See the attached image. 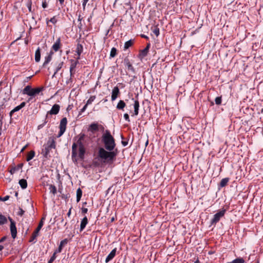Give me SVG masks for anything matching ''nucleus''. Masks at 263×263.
Returning a JSON list of instances; mask_svg holds the SVG:
<instances>
[{
    "instance_id": "f257e3e1",
    "label": "nucleus",
    "mask_w": 263,
    "mask_h": 263,
    "mask_svg": "<svg viewBox=\"0 0 263 263\" xmlns=\"http://www.w3.org/2000/svg\"><path fill=\"white\" fill-rule=\"evenodd\" d=\"M102 138L105 148L109 152L100 147L98 151V157L104 162H112L116 156V153L112 151L116 146L115 139L108 130L105 131Z\"/></svg>"
},
{
    "instance_id": "f03ea898",
    "label": "nucleus",
    "mask_w": 263,
    "mask_h": 263,
    "mask_svg": "<svg viewBox=\"0 0 263 263\" xmlns=\"http://www.w3.org/2000/svg\"><path fill=\"white\" fill-rule=\"evenodd\" d=\"M92 143V139L90 136L86 135L84 134H80L79 136V139L77 143H73L72 145V158L77 156V147L79 146V157L81 159H83L85 153V147L88 146Z\"/></svg>"
},
{
    "instance_id": "7ed1b4c3",
    "label": "nucleus",
    "mask_w": 263,
    "mask_h": 263,
    "mask_svg": "<svg viewBox=\"0 0 263 263\" xmlns=\"http://www.w3.org/2000/svg\"><path fill=\"white\" fill-rule=\"evenodd\" d=\"M44 148L42 149L41 154L43 156L48 158L49 156V153L51 149H55L56 147L55 138L51 137L49 138L46 144L43 146Z\"/></svg>"
},
{
    "instance_id": "20e7f679",
    "label": "nucleus",
    "mask_w": 263,
    "mask_h": 263,
    "mask_svg": "<svg viewBox=\"0 0 263 263\" xmlns=\"http://www.w3.org/2000/svg\"><path fill=\"white\" fill-rule=\"evenodd\" d=\"M43 89V87H36L32 88L31 86L27 85L22 90V93L24 95H27L28 96L33 97L42 91Z\"/></svg>"
},
{
    "instance_id": "39448f33",
    "label": "nucleus",
    "mask_w": 263,
    "mask_h": 263,
    "mask_svg": "<svg viewBox=\"0 0 263 263\" xmlns=\"http://www.w3.org/2000/svg\"><path fill=\"white\" fill-rule=\"evenodd\" d=\"M226 212V209H222L214 215L213 218L211 220V226L215 225L224 216Z\"/></svg>"
},
{
    "instance_id": "423d86ee",
    "label": "nucleus",
    "mask_w": 263,
    "mask_h": 263,
    "mask_svg": "<svg viewBox=\"0 0 263 263\" xmlns=\"http://www.w3.org/2000/svg\"><path fill=\"white\" fill-rule=\"evenodd\" d=\"M8 219L10 222V232L12 237L14 239L16 237L17 235V230L15 226V222L10 217H8Z\"/></svg>"
},
{
    "instance_id": "0eeeda50",
    "label": "nucleus",
    "mask_w": 263,
    "mask_h": 263,
    "mask_svg": "<svg viewBox=\"0 0 263 263\" xmlns=\"http://www.w3.org/2000/svg\"><path fill=\"white\" fill-rule=\"evenodd\" d=\"M60 109V106L59 104H54L52 106L51 110L47 112L46 118L47 119V118H48L49 115H57L59 112Z\"/></svg>"
},
{
    "instance_id": "6e6552de",
    "label": "nucleus",
    "mask_w": 263,
    "mask_h": 263,
    "mask_svg": "<svg viewBox=\"0 0 263 263\" xmlns=\"http://www.w3.org/2000/svg\"><path fill=\"white\" fill-rule=\"evenodd\" d=\"M99 127L102 130H104V127H103V126L102 125H99L97 123H91L89 126L88 130V131H90V132H91L93 133L94 132L99 130Z\"/></svg>"
},
{
    "instance_id": "1a4fd4ad",
    "label": "nucleus",
    "mask_w": 263,
    "mask_h": 263,
    "mask_svg": "<svg viewBox=\"0 0 263 263\" xmlns=\"http://www.w3.org/2000/svg\"><path fill=\"white\" fill-rule=\"evenodd\" d=\"M124 65L126 67H127L128 70L133 73H135V70L132 65V63L130 62L129 60L127 58H125L123 61Z\"/></svg>"
},
{
    "instance_id": "9d476101",
    "label": "nucleus",
    "mask_w": 263,
    "mask_h": 263,
    "mask_svg": "<svg viewBox=\"0 0 263 263\" xmlns=\"http://www.w3.org/2000/svg\"><path fill=\"white\" fill-rule=\"evenodd\" d=\"M134 103V113L133 115L137 116L139 114V109L140 107V104L138 100H135L134 98L132 99Z\"/></svg>"
},
{
    "instance_id": "9b49d317",
    "label": "nucleus",
    "mask_w": 263,
    "mask_h": 263,
    "mask_svg": "<svg viewBox=\"0 0 263 263\" xmlns=\"http://www.w3.org/2000/svg\"><path fill=\"white\" fill-rule=\"evenodd\" d=\"M117 252V248L114 249L111 252L108 254L105 259V262L107 263L112 260L115 256Z\"/></svg>"
},
{
    "instance_id": "f8f14e48",
    "label": "nucleus",
    "mask_w": 263,
    "mask_h": 263,
    "mask_svg": "<svg viewBox=\"0 0 263 263\" xmlns=\"http://www.w3.org/2000/svg\"><path fill=\"white\" fill-rule=\"evenodd\" d=\"M120 93L119 89V88L116 86L114 88L112 91V94H111V100L114 101L115 100L119 93Z\"/></svg>"
},
{
    "instance_id": "ddd939ff",
    "label": "nucleus",
    "mask_w": 263,
    "mask_h": 263,
    "mask_svg": "<svg viewBox=\"0 0 263 263\" xmlns=\"http://www.w3.org/2000/svg\"><path fill=\"white\" fill-rule=\"evenodd\" d=\"M67 123V118L66 117L62 118L60 121V129L65 131L66 128Z\"/></svg>"
},
{
    "instance_id": "4468645a",
    "label": "nucleus",
    "mask_w": 263,
    "mask_h": 263,
    "mask_svg": "<svg viewBox=\"0 0 263 263\" xmlns=\"http://www.w3.org/2000/svg\"><path fill=\"white\" fill-rule=\"evenodd\" d=\"M26 105V102H22L20 105L18 106L14 107L10 112V116H12V114L14 112L20 110L21 109H22L23 107H24Z\"/></svg>"
},
{
    "instance_id": "2eb2a0df",
    "label": "nucleus",
    "mask_w": 263,
    "mask_h": 263,
    "mask_svg": "<svg viewBox=\"0 0 263 263\" xmlns=\"http://www.w3.org/2000/svg\"><path fill=\"white\" fill-rule=\"evenodd\" d=\"M61 47V40L59 38L52 46V49L54 51H58Z\"/></svg>"
},
{
    "instance_id": "dca6fc26",
    "label": "nucleus",
    "mask_w": 263,
    "mask_h": 263,
    "mask_svg": "<svg viewBox=\"0 0 263 263\" xmlns=\"http://www.w3.org/2000/svg\"><path fill=\"white\" fill-rule=\"evenodd\" d=\"M67 243V239H65L60 242L58 249L55 251V253H60L62 251L63 246Z\"/></svg>"
},
{
    "instance_id": "f3484780",
    "label": "nucleus",
    "mask_w": 263,
    "mask_h": 263,
    "mask_svg": "<svg viewBox=\"0 0 263 263\" xmlns=\"http://www.w3.org/2000/svg\"><path fill=\"white\" fill-rule=\"evenodd\" d=\"M88 223V219L86 216H85L82 220L80 224V231H82Z\"/></svg>"
},
{
    "instance_id": "a211bd4d",
    "label": "nucleus",
    "mask_w": 263,
    "mask_h": 263,
    "mask_svg": "<svg viewBox=\"0 0 263 263\" xmlns=\"http://www.w3.org/2000/svg\"><path fill=\"white\" fill-rule=\"evenodd\" d=\"M53 54V52L52 51H50L49 55L45 58V61L43 63V66H45L51 61Z\"/></svg>"
},
{
    "instance_id": "6ab92c4d",
    "label": "nucleus",
    "mask_w": 263,
    "mask_h": 263,
    "mask_svg": "<svg viewBox=\"0 0 263 263\" xmlns=\"http://www.w3.org/2000/svg\"><path fill=\"white\" fill-rule=\"evenodd\" d=\"M23 164H19L17 166H15L12 168H11L10 171V173L11 174H14L17 171H18L20 169L22 168Z\"/></svg>"
},
{
    "instance_id": "aec40b11",
    "label": "nucleus",
    "mask_w": 263,
    "mask_h": 263,
    "mask_svg": "<svg viewBox=\"0 0 263 263\" xmlns=\"http://www.w3.org/2000/svg\"><path fill=\"white\" fill-rule=\"evenodd\" d=\"M41 59V50L40 47L36 50L35 52V61L36 62H39Z\"/></svg>"
},
{
    "instance_id": "412c9836",
    "label": "nucleus",
    "mask_w": 263,
    "mask_h": 263,
    "mask_svg": "<svg viewBox=\"0 0 263 263\" xmlns=\"http://www.w3.org/2000/svg\"><path fill=\"white\" fill-rule=\"evenodd\" d=\"M149 46H150V45L148 44L144 49H143L141 51L140 55L142 58L145 57L147 54V53L148 52V50L149 48Z\"/></svg>"
},
{
    "instance_id": "4be33fe9",
    "label": "nucleus",
    "mask_w": 263,
    "mask_h": 263,
    "mask_svg": "<svg viewBox=\"0 0 263 263\" xmlns=\"http://www.w3.org/2000/svg\"><path fill=\"white\" fill-rule=\"evenodd\" d=\"M83 46L80 44H78L77 45V49H76V52L79 56L78 58H77L78 59H80V56L83 51Z\"/></svg>"
},
{
    "instance_id": "5701e85b",
    "label": "nucleus",
    "mask_w": 263,
    "mask_h": 263,
    "mask_svg": "<svg viewBox=\"0 0 263 263\" xmlns=\"http://www.w3.org/2000/svg\"><path fill=\"white\" fill-rule=\"evenodd\" d=\"M125 103L123 100H120L117 105V108L120 110H123L125 107Z\"/></svg>"
},
{
    "instance_id": "b1692460",
    "label": "nucleus",
    "mask_w": 263,
    "mask_h": 263,
    "mask_svg": "<svg viewBox=\"0 0 263 263\" xmlns=\"http://www.w3.org/2000/svg\"><path fill=\"white\" fill-rule=\"evenodd\" d=\"M19 184L23 189H25L27 186V181L24 179H21L19 181Z\"/></svg>"
},
{
    "instance_id": "393cba45",
    "label": "nucleus",
    "mask_w": 263,
    "mask_h": 263,
    "mask_svg": "<svg viewBox=\"0 0 263 263\" xmlns=\"http://www.w3.org/2000/svg\"><path fill=\"white\" fill-rule=\"evenodd\" d=\"M229 181V178H225L222 179L220 182V185H219L221 187H224L225 186H226L227 185Z\"/></svg>"
},
{
    "instance_id": "a878e982",
    "label": "nucleus",
    "mask_w": 263,
    "mask_h": 263,
    "mask_svg": "<svg viewBox=\"0 0 263 263\" xmlns=\"http://www.w3.org/2000/svg\"><path fill=\"white\" fill-rule=\"evenodd\" d=\"M35 156V152L34 151H31L27 155L26 160L29 161L33 158Z\"/></svg>"
},
{
    "instance_id": "bb28decb",
    "label": "nucleus",
    "mask_w": 263,
    "mask_h": 263,
    "mask_svg": "<svg viewBox=\"0 0 263 263\" xmlns=\"http://www.w3.org/2000/svg\"><path fill=\"white\" fill-rule=\"evenodd\" d=\"M133 44V41L132 40H130L127 42H126L124 44V49L126 50L131 47Z\"/></svg>"
},
{
    "instance_id": "cd10ccee",
    "label": "nucleus",
    "mask_w": 263,
    "mask_h": 263,
    "mask_svg": "<svg viewBox=\"0 0 263 263\" xmlns=\"http://www.w3.org/2000/svg\"><path fill=\"white\" fill-rule=\"evenodd\" d=\"M49 186V190L50 191V193H52L53 195H54L57 193L56 187L52 184H50Z\"/></svg>"
},
{
    "instance_id": "c85d7f7f",
    "label": "nucleus",
    "mask_w": 263,
    "mask_h": 263,
    "mask_svg": "<svg viewBox=\"0 0 263 263\" xmlns=\"http://www.w3.org/2000/svg\"><path fill=\"white\" fill-rule=\"evenodd\" d=\"M7 222V219L6 216L2 214H0V226L3 225Z\"/></svg>"
},
{
    "instance_id": "c756f323",
    "label": "nucleus",
    "mask_w": 263,
    "mask_h": 263,
    "mask_svg": "<svg viewBox=\"0 0 263 263\" xmlns=\"http://www.w3.org/2000/svg\"><path fill=\"white\" fill-rule=\"evenodd\" d=\"M82 190L79 188L77 191V201L79 202L82 197Z\"/></svg>"
},
{
    "instance_id": "7c9ffc66",
    "label": "nucleus",
    "mask_w": 263,
    "mask_h": 263,
    "mask_svg": "<svg viewBox=\"0 0 263 263\" xmlns=\"http://www.w3.org/2000/svg\"><path fill=\"white\" fill-rule=\"evenodd\" d=\"M43 219H44V218H42V219H41V221L40 222L37 227L36 228V230H35L36 231V233H39L40 230L42 228V227L43 226Z\"/></svg>"
},
{
    "instance_id": "2f4dec72",
    "label": "nucleus",
    "mask_w": 263,
    "mask_h": 263,
    "mask_svg": "<svg viewBox=\"0 0 263 263\" xmlns=\"http://www.w3.org/2000/svg\"><path fill=\"white\" fill-rule=\"evenodd\" d=\"M78 63V61H74L73 60H71V65L70 66V69H74L76 67L77 64Z\"/></svg>"
},
{
    "instance_id": "473e14b6",
    "label": "nucleus",
    "mask_w": 263,
    "mask_h": 263,
    "mask_svg": "<svg viewBox=\"0 0 263 263\" xmlns=\"http://www.w3.org/2000/svg\"><path fill=\"white\" fill-rule=\"evenodd\" d=\"M63 65V62H60V63H59L58 65L57 66L55 70L53 77L55 76V74L58 73V72L62 68Z\"/></svg>"
},
{
    "instance_id": "72a5a7b5",
    "label": "nucleus",
    "mask_w": 263,
    "mask_h": 263,
    "mask_svg": "<svg viewBox=\"0 0 263 263\" xmlns=\"http://www.w3.org/2000/svg\"><path fill=\"white\" fill-rule=\"evenodd\" d=\"M117 55V49L115 47H112L111 49L110 53V57L114 58Z\"/></svg>"
},
{
    "instance_id": "f704fd0d",
    "label": "nucleus",
    "mask_w": 263,
    "mask_h": 263,
    "mask_svg": "<svg viewBox=\"0 0 263 263\" xmlns=\"http://www.w3.org/2000/svg\"><path fill=\"white\" fill-rule=\"evenodd\" d=\"M49 22H51L52 24H55L57 22V20L55 16L52 17L50 20L46 19V23L47 25H48Z\"/></svg>"
},
{
    "instance_id": "c9c22d12",
    "label": "nucleus",
    "mask_w": 263,
    "mask_h": 263,
    "mask_svg": "<svg viewBox=\"0 0 263 263\" xmlns=\"http://www.w3.org/2000/svg\"><path fill=\"white\" fill-rule=\"evenodd\" d=\"M245 260L242 258H237L229 263H244Z\"/></svg>"
},
{
    "instance_id": "e433bc0d",
    "label": "nucleus",
    "mask_w": 263,
    "mask_h": 263,
    "mask_svg": "<svg viewBox=\"0 0 263 263\" xmlns=\"http://www.w3.org/2000/svg\"><path fill=\"white\" fill-rule=\"evenodd\" d=\"M153 32L156 35V36H158L160 33L159 28L157 26H155L153 29Z\"/></svg>"
},
{
    "instance_id": "4c0bfd02",
    "label": "nucleus",
    "mask_w": 263,
    "mask_h": 263,
    "mask_svg": "<svg viewBox=\"0 0 263 263\" xmlns=\"http://www.w3.org/2000/svg\"><path fill=\"white\" fill-rule=\"evenodd\" d=\"M31 5H32L31 0H28V2L26 4V6H27V7L28 9V10L30 12H32Z\"/></svg>"
},
{
    "instance_id": "58836bf2",
    "label": "nucleus",
    "mask_w": 263,
    "mask_h": 263,
    "mask_svg": "<svg viewBox=\"0 0 263 263\" xmlns=\"http://www.w3.org/2000/svg\"><path fill=\"white\" fill-rule=\"evenodd\" d=\"M96 97L94 96H91L89 99L87 100L86 104L88 105L92 103V102L95 100Z\"/></svg>"
},
{
    "instance_id": "ea45409f",
    "label": "nucleus",
    "mask_w": 263,
    "mask_h": 263,
    "mask_svg": "<svg viewBox=\"0 0 263 263\" xmlns=\"http://www.w3.org/2000/svg\"><path fill=\"white\" fill-rule=\"evenodd\" d=\"M221 97H217L215 99V103L217 105H220L221 103Z\"/></svg>"
},
{
    "instance_id": "a19ab883",
    "label": "nucleus",
    "mask_w": 263,
    "mask_h": 263,
    "mask_svg": "<svg viewBox=\"0 0 263 263\" xmlns=\"http://www.w3.org/2000/svg\"><path fill=\"white\" fill-rule=\"evenodd\" d=\"M56 254L55 252H54V253H53V254L52 255V256L51 257V258H50V259L48 261V263H52L53 261L56 258Z\"/></svg>"
},
{
    "instance_id": "79ce46f5",
    "label": "nucleus",
    "mask_w": 263,
    "mask_h": 263,
    "mask_svg": "<svg viewBox=\"0 0 263 263\" xmlns=\"http://www.w3.org/2000/svg\"><path fill=\"white\" fill-rule=\"evenodd\" d=\"M18 210H19V211L17 212V215L20 216H22L23 215V214H24L25 211L22 208H19Z\"/></svg>"
},
{
    "instance_id": "37998d69",
    "label": "nucleus",
    "mask_w": 263,
    "mask_h": 263,
    "mask_svg": "<svg viewBox=\"0 0 263 263\" xmlns=\"http://www.w3.org/2000/svg\"><path fill=\"white\" fill-rule=\"evenodd\" d=\"M124 118L126 121H127L128 122H130L129 115L127 113L124 114Z\"/></svg>"
},
{
    "instance_id": "c03bdc74",
    "label": "nucleus",
    "mask_w": 263,
    "mask_h": 263,
    "mask_svg": "<svg viewBox=\"0 0 263 263\" xmlns=\"http://www.w3.org/2000/svg\"><path fill=\"white\" fill-rule=\"evenodd\" d=\"M9 199V196H6L4 197H0V200L6 201Z\"/></svg>"
},
{
    "instance_id": "a18cd8bd",
    "label": "nucleus",
    "mask_w": 263,
    "mask_h": 263,
    "mask_svg": "<svg viewBox=\"0 0 263 263\" xmlns=\"http://www.w3.org/2000/svg\"><path fill=\"white\" fill-rule=\"evenodd\" d=\"M88 0H83L82 1V6H83V10L85 9V7L87 3L88 2Z\"/></svg>"
},
{
    "instance_id": "49530a36",
    "label": "nucleus",
    "mask_w": 263,
    "mask_h": 263,
    "mask_svg": "<svg viewBox=\"0 0 263 263\" xmlns=\"http://www.w3.org/2000/svg\"><path fill=\"white\" fill-rule=\"evenodd\" d=\"M117 4L122 5L123 4L122 0H115L114 5L115 6Z\"/></svg>"
},
{
    "instance_id": "de8ad7c7",
    "label": "nucleus",
    "mask_w": 263,
    "mask_h": 263,
    "mask_svg": "<svg viewBox=\"0 0 263 263\" xmlns=\"http://www.w3.org/2000/svg\"><path fill=\"white\" fill-rule=\"evenodd\" d=\"M65 131L60 129V132H59L58 136H57V138L60 137L65 133Z\"/></svg>"
},
{
    "instance_id": "09e8293b",
    "label": "nucleus",
    "mask_w": 263,
    "mask_h": 263,
    "mask_svg": "<svg viewBox=\"0 0 263 263\" xmlns=\"http://www.w3.org/2000/svg\"><path fill=\"white\" fill-rule=\"evenodd\" d=\"M42 5L43 8H46L48 6V3H47V2L46 1H45L42 2Z\"/></svg>"
},
{
    "instance_id": "8fccbe9b",
    "label": "nucleus",
    "mask_w": 263,
    "mask_h": 263,
    "mask_svg": "<svg viewBox=\"0 0 263 263\" xmlns=\"http://www.w3.org/2000/svg\"><path fill=\"white\" fill-rule=\"evenodd\" d=\"M74 72H75L74 69L71 70V69H70V75L71 77H73V74H74Z\"/></svg>"
},
{
    "instance_id": "3c124183",
    "label": "nucleus",
    "mask_w": 263,
    "mask_h": 263,
    "mask_svg": "<svg viewBox=\"0 0 263 263\" xmlns=\"http://www.w3.org/2000/svg\"><path fill=\"white\" fill-rule=\"evenodd\" d=\"M87 106H88V105L86 104L84 106V107H83L81 109L80 112H84V111L86 110V108H87Z\"/></svg>"
},
{
    "instance_id": "603ef678",
    "label": "nucleus",
    "mask_w": 263,
    "mask_h": 263,
    "mask_svg": "<svg viewBox=\"0 0 263 263\" xmlns=\"http://www.w3.org/2000/svg\"><path fill=\"white\" fill-rule=\"evenodd\" d=\"M88 212V209L87 208H83L82 209V213L86 214Z\"/></svg>"
},
{
    "instance_id": "864d4df0",
    "label": "nucleus",
    "mask_w": 263,
    "mask_h": 263,
    "mask_svg": "<svg viewBox=\"0 0 263 263\" xmlns=\"http://www.w3.org/2000/svg\"><path fill=\"white\" fill-rule=\"evenodd\" d=\"M7 238V237L6 236H4L1 239H0V243L3 242L4 241H5Z\"/></svg>"
},
{
    "instance_id": "5fc2aeb1",
    "label": "nucleus",
    "mask_w": 263,
    "mask_h": 263,
    "mask_svg": "<svg viewBox=\"0 0 263 263\" xmlns=\"http://www.w3.org/2000/svg\"><path fill=\"white\" fill-rule=\"evenodd\" d=\"M32 76L26 77V79L24 80V82H28V80H30L32 78Z\"/></svg>"
},
{
    "instance_id": "6e6d98bb",
    "label": "nucleus",
    "mask_w": 263,
    "mask_h": 263,
    "mask_svg": "<svg viewBox=\"0 0 263 263\" xmlns=\"http://www.w3.org/2000/svg\"><path fill=\"white\" fill-rule=\"evenodd\" d=\"M122 144L123 146H125L127 145L128 144V142L127 141H122Z\"/></svg>"
},
{
    "instance_id": "4d7b16f0",
    "label": "nucleus",
    "mask_w": 263,
    "mask_h": 263,
    "mask_svg": "<svg viewBox=\"0 0 263 263\" xmlns=\"http://www.w3.org/2000/svg\"><path fill=\"white\" fill-rule=\"evenodd\" d=\"M32 235L34 236V238H36L37 236V235H38V233H36V231H35L33 233Z\"/></svg>"
},
{
    "instance_id": "13d9d810",
    "label": "nucleus",
    "mask_w": 263,
    "mask_h": 263,
    "mask_svg": "<svg viewBox=\"0 0 263 263\" xmlns=\"http://www.w3.org/2000/svg\"><path fill=\"white\" fill-rule=\"evenodd\" d=\"M61 5H63L64 3V0H58Z\"/></svg>"
},
{
    "instance_id": "bf43d9fd",
    "label": "nucleus",
    "mask_w": 263,
    "mask_h": 263,
    "mask_svg": "<svg viewBox=\"0 0 263 263\" xmlns=\"http://www.w3.org/2000/svg\"><path fill=\"white\" fill-rule=\"evenodd\" d=\"M71 208H70L68 211V212L67 213V216L68 217H69L71 215Z\"/></svg>"
},
{
    "instance_id": "052dcab7",
    "label": "nucleus",
    "mask_w": 263,
    "mask_h": 263,
    "mask_svg": "<svg viewBox=\"0 0 263 263\" xmlns=\"http://www.w3.org/2000/svg\"><path fill=\"white\" fill-rule=\"evenodd\" d=\"M36 238H34V236L32 235L31 239L30 240V241H33L34 239H35Z\"/></svg>"
},
{
    "instance_id": "680f3d73",
    "label": "nucleus",
    "mask_w": 263,
    "mask_h": 263,
    "mask_svg": "<svg viewBox=\"0 0 263 263\" xmlns=\"http://www.w3.org/2000/svg\"><path fill=\"white\" fill-rule=\"evenodd\" d=\"M4 249V247L2 245H0V251Z\"/></svg>"
},
{
    "instance_id": "e2e57ef3",
    "label": "nucleus",
    "mask_w": 263,
    "mask_h": 263,
    "mask_svg": "<svg viewBox=\"0 0 263 263\" xmlns=\"http://www.w3.org/2000/svg\"><path fill=\"white\" fill-rule=\"evenodd\" d=\"M110 221H111V222H113V221H115V218H114V217H112V218H111Z\"/></svg>"
},
{
    "instance_id": "0e129e2a",
    "label": "nucleus",
    "mask_w": 263,
    "mask_h": 263,
    "mask_svg": "<svg viewBox=\"0 0 263 263\" xmlns=\"http://www.w3.org/2000/svg\"><path fill=\"white\" fill-rule=\"evenodd\" d=\"M194 263H200L199 260L198 259H197V260L194 262Z\"/></svg>"
},
{
    "instance_id": "69168bd1",
    "label": "nucleus",
    "mask_w": 263,
    "mask_h": 263,
    "mask_svg": "<svg viewBox=\"0 0 263 263\" xmlns=\"http://www.w3.org/2000/svg\"><path fill=\"white\" fill-rule=\"evenodd\" d=\"M27 147V146L26 145L25 146H24L21 150V152H23L25 148L26 147Z\"/></svg>"
},
{
    "instance_id": "338daca9",
    "label": "nucleus",
    "mask_w": 263,
    "mask_h": 263,
    "mask_svg": "<svg viewBox=\"0 0 263 263\" xmlns=\"http://www.w3.org/2000/svg\"><path fill=\"white\" fill-rule=\"evenodd\" d=\"M32 99V97H31L27 101V102H29L31 101V100Z\"/></svg>"
},
{
    "instance_id": "774afa93",
    "label": "nucleus",
    "mask_w": 263,
    "mask_h": 263,
    "mask_svg": "<svg viewBox=\"0 0 263 263\" xmlns=\"http://www.w3.org/2000/svg\"><path fill=\"white\" fill-rule=\"evenodd\" d=\"M142 36L144 38H147V37L144 35H142Z\"/></svg>"
}]
</instances>
